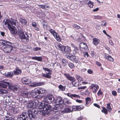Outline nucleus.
Here are the masks:
<instances>
[{"label": "nucleus", "mask_w": 120, "mask_h": 120, "mask_svg": "<svg viewBox=\"0 0 120 120\" xmlns=\"http://www.w3.org/2000/svg\"><path fill=\"white\" fill-rule=\"evenodd\" d=\"M39 109L38 113L42 116H44L48 114H55L56 112H54L52 110V107L51 105L48 103H41L39 106H38Z\"/></svg>", "instance_id": "f257e3e1"}, {"label": "nucleus", "mask_w": 120, "mask_h": 120, "mask_svg": "<svg viewBox=\"0 0 120 120\" xmlns=\"http://www.w3.org/2000/svg\"><path fill=\"white\" fill-rule=\"evenodd\" d=\"M8 80H4L2 81L0 84L1 87L4 88H6L8 86L9 88L13 92L17 91L18 89V86L16 85H13L10 83Z\"/></svg>", "instance_id": "f03ea898"}, {"label": "nucleus", "mask_w": 120, "mask_h": 120, "mask_svg": "<svg viewBox=\"0 0 120 120\" xmlns=\"http://www.w3.org/2000/svg\"><path fill=\"white\" fill-rule=\"evenodd\" d=\"M18 35L19 38L21 39L22 42H28L29 41V36L26 32L22 30L19 29Z\"/></svg>", "instance_id": "7ed1b4c3"}, {"label": "nucleus", "mask_w": 120, "mask_h": 120, "mask_svg": "<svg viewBox=\"0 0 120 120\" xmlns=\"http://www.w3.org/2000/svg\"><path fill=\"white\" fill-rule=\"evenodd\" d=\"M31 110H28L27 111H24L18 118L17 120H30L31 116L30 113H31Z\"/></svg>", "instance_id": "20e7f679"}, {"label": "nucleus", "mask_w": 120, "mask_h": 120, "mask_svg": "<svg viewBox=\"0 0 120 120\" xmlns=\"http://www.w3.org/2000/svg\"><path fill=\"white\" fill-rule=\"evenodd\" d=\"M10 24H11L13 27H15V26L17 27L18 26V23L17 20L15 19H13L12 18H10L9 19H7L6 21L4 22V24L5 25L7 24L8 26V25H11Z\"/></svg>", "instance_id": "39448f33"}, {"label": "nucleus", "mask_w": 120, "mask_h": 120, "mask_svg": "<svg viewBox=\"0 0 120 120\" xmlns=\"http://www.w3.org/2000/svg\"><path fill=\"white\" fill-rule=\"evenodd\" d=\"M12 44L11 43L8 41L3 46V49L5 52L9 53L11 52L13 48Z\"/></svg>", "instance_id": "423d86ee"}, {"label": "nucleus", "mask_w": 120, "mask_h": 120, "mask_svg": "<svg viewBox=\"0 0 120 120\" xmlns=\"http://www.w3.org/2000/svg\"><path fill=\"white\" fill-rule=\"evenodd\" d=\"M54 98L51 94H48L44 99V103H45L50 104L54 101Z\"/></svg>", "instance_id": "0eeeda50"}, {"label": "nucleus", "mask_w": 120, "mask_h": 120, "mask_svg": "<svg viewBox=\"0 0 120 120\" xmlns=\"http://www.w3.org/2000/svg\"><path fill=\"white\" fill-rule=\"evenodd\" d=\"M38 101L37 100L34 101H30L28 103L27 105V107L28 108H35L37 105V102Z\"/></svg>", "instance_id": "6e6552de"}, {"label": "nucleus", "mask_w": 120, "mask_h": 120, "mask_svg": "<svg viewBox=\"0 0 120 120\" xmlns=\"http://www.w3.org/2000/svg\"><path fill=\"white\" fill-rule=\"evenodd\" d=\"M37 109L34 110L33 111L31 110V113H30L31 116L30 120H35L36 119V116L38 113V111Z\"/></svg>", "instance_id": "1a4fd4ad"}, {"label": "nucleus", "mask_w": 120, "mask_h": 120, "mask_svg": "<svg viewBox=\"0 0 120 120\" xmlns=\"http://www.w3.org/2000/svg\"><path fill=\"white\" fill-rule=\"evenodd\" d=\"M36 89L37 90L36 92L38 93L39 95H40L42 97L45 95L46 91L44 88H38Z\"/></svg>", "instance_id": "9d476101"}, {"label": "nucleus", "mask_w": 120, "mask_h": 120, "mask_svg": "<svg viewBox=\"0 0 120 120\" xmlns=\"http://www.w3.org/2000/svg\"><path fill=\"white\" fill-rule=\"evenodd\" d=\"M8 28L11 33L14 35H16L17 34V30L15 27H12L11 25H8Z\"/></svg>", "instance_id": "9b49d317"}, {"label": "nucleus", "mask_w": 120, "mask_h": 120, "mask_svg": "<svg viewBox=\"0 0 120 120\" xmlns=\"http://www.w3.org/2000/svg\"><path fill=\"white\" fill-rule=\"evenodd\" d=\"M65 56L66 57L70 60L73 61H75L76 63H77L78 62L77 61H75L76 59L75 56L71 55L70 54H68L66 55Z\"/></svg>", "instance_id": "f8f14e48"}, {"label": "nucleus", "mask_w": 120, "mask_h": 120, "mask_svg": "<svg viewBox=\"0 0 120 120\" xmlns=\"http://www.w3.org/2000/svg\"><path fill=\"white\" fill-rule=\"evenodd\" d=\"M55 102L56 105H62L64 103L63 100L61 97L58 96L55 100Z\"/></svg>", "instance_id": "ddd939ff"}, {"label": "nucleus", "mask_w": 120, "mask_h": 120, "mask_svg": "<svg viewBox=\"0 0 120 120\" xmlns=\"http://www.w3.org/2000/svg\"><path fill=\"white\" fill-rule=\"evenodd\" d=\"M79 47L80 49L82 50H86L87 49L86 44L83 42L80 43L79 44Z\"/></svg>", "instance_id": "4468645a"}, {"label": "nucleus", "mask_w": 120, "mask_h": 120, "mask_svg": "<svg viewBox=\"0 0 120 120\" xmlns=\"http://www.w3.org/2000/svg\"><path fill=\"white\" fill-rule=\"evenodd\" d=\"M64 75L67 79L70 81L71 82H75V79L74 77L71 76L69 74H67L64 73Z\"/></svg>", "instance_id": "2eb2a0df"}, {"label": "nucleus", "mask_w": 120, "mask_h": 120, "mask_svg": "<svg viewBox=\"0 0 120 120\" xmlns=\"http://www.w3.org/2000/svg\"><path fill=\"white\" fill-rule=\"evenodd\" d=\"M65 46L64 45L61 44L60 43H58L57 44V45H56V47L58 49L63 52L65 49Z\"/></svg>", "instance_id": "dca6fc26"}, {"label": "nucleus", "mask_w": 120, "mask_h": 120, "mask_svg": "<svg viewBox=\"0 0 120 120\" xmlns=\"http://www.w3.org/2000/svg\"><path fill=\"white\" fill-rule=\"evenodd\" d=\"M69 106L64 109L62 111V112L63 113H67L72 112L71 106Z\"/></svg>", "instance_id": "f3484780"}, {"label": "nucleus", "mask_w": 120, "mask_h": 120, "mask_svg": "<svg viewBox=\"0 0 120 120\" xmlns=\"http://www.w3.org/2000/svg\"><path fill=\"white\" fill-rule=\"evenodd\" d=\"M64 103L66 106H69L71 104L70 101L66 98H64L63 99Z\"/></svg>", "instance_id": "a211bd4d"}, {"label": "nucleus", "mask_w": 120, "mask_h": 120, "mask_svg": "<svg viewBox=\"0 0 120 120\" xmlns=\"http://www.w3.org/2000/svg\"><path fill=\"white\" fill-rule=\"evenodd\" d=\"M64 48L63 52L65 53L66 54H70L71 51V48L68 46H67L66 47L65 46Z\"/></svg>", "instance_id": "6ab92c4d"}, {"label": "nucleus", "mask_w": 120, "mask_h": 120, "mask_svg": "<svg viewBox=\"0 0 120 120\" xmlns=\"http://www.w3.org/2000/svg\"><path fill=\"white\" fill-rule=\"evenodd\" d=\"M105 58L107 60H108L112 62L113 61V58L111 56L107 53H105L104 54Z\"/></svg>", "instance_id": "aec40b11"}, {"label": "nucleus", "mask_w": 120, "mask_h": 120, "mask_svg": "<svg viewBox=\"0 0 120 120\" xmlns=\"http://www.w3.org/2000/svg\"><path fill=\"white\" fill-rule=\"evenodd\" d=\"M42 85V82H34L32 83L31 84L29 85L30 86L34 87L38 86H41Z\"/></svg>", "instance_id": "412c9836"}, {"label": "nucleus", "mask_w": 120, "mask_h": 120, "mask_svg": "<svg viewBox=\"0 0 120 120\" xmlns=\"http://www.w3.org/2000/svg\"><path fill=\"white\" fill-rule=\"evenodd\" d=\"M36 89L34 90V92H32L31 94V95L32 97L34 98H38V97L39 95L38 93L36 92Z\"/></svg>", "instance_id": "4be33fe9"}, {"label": "nucleus", "mask_w": 120, "mask_h": 120, "mask_svg": "<svg viewBox=\"0 0 120 120\" xmlns=\"http://www.w3.org/2000/svg\"><path fill=\"white\" fill-rule=\"evenodd\" d=\"M4 75L7 77L12 78L14 74L13 72L11 71L8 72L7 73H5Z\"/></svg>", "instance_id": "5701e85b"}, {"label": "nucleus", "mask_w": 120, "mask_h": 120, "mask_svg": "<svg viewBox=\"0 0 120 120\" xmlns=\"http://www.w3.org/2000/svg\"><path fill=\"white\" fill-rule=\"evenodd\" d=\"M11 113L14 114H17L19 112V108H18L12 109L10 110Z\"/></svg>", "instance_id": "b1692460"}, {"label": "nucleus", "mask_w": 120, "mask_h": 120, "mask_svg": "<svg viewBox=\"0 0 120 120\" xmlns=\"http://www.w3.org/2000/svg\"><path fill=\"white\" fill-rule=\"evenodd\" d=\"M67 95L72 99H73V98H80V97L78 95L70 94L69 93H68L67 94Z\"/></svg>", "instance_id": "393cba45"}, {"label": "nucleus", "mask_w": 120, "mask_h": 120, "mask_svg": "<svg viewBox=\"0 0 120 120\" xmlns=\"http://www.w3.org/2000/svg\"><path fill=\"white\" fill-rule=\"evenodd\" d=\"M93 43L94 45H98L99 43L100 40L97 38H93Z\"/></svg>", "instance_id": "a878e982"}, {"label": "nucleus", "mask_w": 120, "mask_h": 120, "mask_svg": "<svg viewBox=\"0 0 120 120\" xmlns=\"http://www.w3.org/2000/svg\"><path fill=\"white\" fill-rule=\"evenodd\" d=\"M9 116H6V118L7 117V118H5L4 120H15L14 116L11 115H10V113H8Z\"/></svg>", "instance_id": "bb28decb"}, {"label": "nucleus", "mask_w": 120, "mask_h": 120, "mask_svg": "<svg viewBox=\"0 0 120 120\" xmlns=\"http://www.w3.org/2000/svg\"><path fill=\"white\" fill-rule=\"evenodd\" d=\"M19 20L21 23L24 25H25L27 22V21L25 19L21 17H20Z\"/></svg>", "instance_id": "cd10ccee"}, {"label": "nucleus", "mask_w": 120, "mask_h": 120, "mask_svg": "<svg viewBox=\"0 0 120 120\" xmlns=\"http://www.w3.org/2000/svg\"><path fill=\"white\" fill-rule=\"evenodd\" d=\"M16 70L14 71V73L15 75H17L21 73L22 71L21 70L18 68H16Z\"/></svg>", "instance_id": "c85d7f7f"}, {"label": "nucleus", "mask_w": 120, "mask_h": 120, "mask_svg": "<svg viewBox=\"0 0 120 120\" xmlns=\"http://www.w3.org/2000/svg\"><path fill=\"white\" fill-rule=\"evenodd\" d=\"M8 41H6L4 40H0V46H2V48H3V47L4 45H6V44Z\"/></svg>", "instance_id": "c756f323"}, {"label": "nucleus", "mask_w": 120, "mask_h": 120, "mask_svg": "<svg viewBox=\"0 0 120 120\" xmlns=\"http://www.w3.org/2000/svg\"><path fill=\"white\" fill-rule=\"evenodd\" d=\"M58 88L60 91H64L65 90L66 86H63L61 85H60L58 86Z\"/></svg>", "instance_id": "7c9ffc66"}, {"label": "nucleus", "mask_w": 120, "mask_h": 120, "mask_svg": "<svg viewBox=\"0 0 120 120\" xmlns=\"http://www.w3.org/2000/svg\"><path fill=\"white\" fill-rule=\"evenodd\" d=\"M31 59L33 60H36L39 61H41L42 60V58L41 57H33L31 58Z\"/></svg>", "instance_id": "2f4dec72"}, {"label": "nucleus", "mask_w": 120, "mask_h": 120, "mask_svg": "<svg viewBox=\"0 0 120 120\" xmlns=\"http://www.w3.org/2000/svg\"><path fill=\"white\" fill-rule=\"evenodd\" d=\"M86 101V104L88 105L90 103L91 101V98L89 97H87L85 99Z\"/></svg>", "instance_id": "473e14b6"}, {"label": "nucleus", "mask_w": 120, "mask_h": 120, "mask_svg": "<svg viewBox=\"0 0 120 120\" xmlns=\"http://www.w3.org/2000/svg\"><path fill=\"white\" fill-rule=\"evenodd\" d=\"M62 63L64 66H66L68 63V62L67 60L64 59H63L62 60Z\"/></svg>", "instance_id": "72a5a7b5"}, {"label": "nucleus", "mask_w": 120, "mask_h": 120, "mask_svg": "<svg viewBox=\"0 0 120 120\" xmlns=\"http://www.w3.org/2000/svg\"><path fill=\"white\" fill-rule=\"evenodd\" d=\"M110 103H109L107 104V108L108 109L109 112H110L112 110V108L110 105Z\"/></svg>", "instance_id": "f704fd0d"}, {"label": "nucleus", "mask_w": 120, "mask_h": 120, "mask_svg": "<svg viewBox=\"0 0 120 120\" xmlns=\"http://www.w3.org/2000/svg\"><path fill=\"white\" fill-rule=\"evenodd\" d=\"M71 106L72 112L77 110V106Z\"/></svg>", "instance_id": "c9c22d12"}, {"label": "nucleus", "mask_w": 120, "mask_h": 120, "mask_svg": "<svg viewBox=\"0 0 120 120\" xmlns=\"http://www.w3.org/2000/svg\"><path fill=\"white\" fill-rule=\"evenodd\" d=\"M79 49H78L77 47L74 48V49L73 51V54H75L79 52Z\"/></svg>", "instance_id": "e433bc0d"}, {"label": "nucleus", "mask_w": 120, "mask_h": 120, "mask_svg": "<svg viewBox=\"0 0 120 120\" xmlns=\"http://www.w3.org/2000/svg\"><path fill=\"white\" fill-rule=\"evenodd\" d=\"M68 65L70 68L72 69L74 68L75 67V66L72 63H70L68 64Z\"/></svg>", "instance_id": "4c0bfd02"}, {"label": "nucleus", "mask_w": 120, "mask_h": 120, "mask_svg": "<svg viewBox=\"0 0 120 120\" xmlns=\"http://www.w3.org/2000/svg\"><path fill=\"white\" fill-rule=\"evenodd\" d=\"M77 110H80L82 109H83L84 107L82 105H77Z\"/></svg>", "instance_id": "58836bf2"}, {"label": "nucleus", "mask_w": 120, "mask_h": 120, "mask_svg": "<svg viewBox=\"0 0 120 120\" xmlns=\"http://www.w3.org/2000/svg\"><path fill=\"white\" fill-rule=\"evenodd\" d=\"M28 79L26 78L25 77L22 78L21 79L22 82L24 84H25V82L28 80Z\"/></svg>", "instance_id": "ea45409f"}, {"label": "nucleus", "mask_w": 120, "mask_h": 120, "mask_svg": "<svg viewBox=\"0 0 120 120\" xmlns=\"http://www.w3.org/2000/svg\"><path fill=\"white\" fill-rule=\"evenodd\" d=\"M102 112L104 113L105 114H108V111L106 109L105 107H103V109L101 110Z\"/></svg>", "instance_id": "a19ab883"}, {"label": "nucleus", "mask_w": 120, "mask_h": 120, "mask_svg": "<svg viewBox=\"0 0 120 120\" xmlns=\"http://www.w3.org/2000/svg\"><path fill=\"white\" fill-rule=\"evenodd\" d=\"M88 6L90 8H92L93 6V3L90 1H89L88 3Z\"/></svg>", "instance_id": "79ce46f5"}, {"label": "nucleus", "mask_w": 120, "mask_h": 120, "mask_svg": "<svg viewBox=\"0 0 120 120\" xmlns=\"http://www.w3.org/2000/svg\"><path fill=\"white\" fill-rule=\"evenodd\" d=\"M99 87L96 84H93L92 86L91 87V88L92 89L94 88H96V90L98 89L99 88Z\"/></svg>", "instance_id": "37998d69"}, {"label": "nucleus", "mask_w": 120, "mask_h": 120, "mask_svg": "<svg viewBox=\"0 0 120 120\" xmlns=\"http://www.w3.org/2000/svg\"><path fill=\"white\" fill-rule=\"evenodd\" d=\"M72 26L74 28L77 29H79L80 27L79 26L75 24L73 25Z\"/></svg>", "instance_id": "c03bdc74"}, {"label": "nucleus", "mask_w": 120, "mask_h": 120, "mask_svg": "<svg viewBox=\"0 0 120 120\" xmlns=\"http://www.w3.org/2000/svg\"><path fill=\"white\" fill-rule=\"evenodd\" d=\"M6 92L7 91L6 90L0 89V94H4L6 93Z\"/></svg>", "instance_id": "a18cd8bd"}, {"label": "nucleus", "mask_w": 120, "mask_h": 120, "mask_svg": "<svg viewBox=\"0 0 120 120\" xmlns=\"http://www.w3.org/2000/svg\"><path fill=\"white\" fill-rule=\"evenodd\" d=\"M94 18L95 19H100L102 18V17L99 16H94Z\"/></svg>", "instance_id": "49530a36"}, {"label": "nucleus", "mask_w": 120, "mask_h": 120, "mask_svg": "<svg viewBox=\"0 0 120 120\" xmlns=\"http://www.w3.org/2000/svg\"><path fill=\"white\" fill-rule=\"evenodd\" d=\"M43 69L45 71L48 72H52V71L51 70L47 68H43Z\"/></svg>", "instance_id": "de8ad7c7"}, {"label": "nucleus", "mask_w": 120, "mask_h": 120, "mask_svg": "<svg viewBox=\"0 0 120 120\" xmlns=\"http://www.w3.org/2000/svg\"><path fill=\"white\" fill-rule=\"evenodd\" d=\"M33 50L35 51H38L40 50L41 49V48H40L36 47L35 48H34Z\"/></svg>", "instance_id": "09e8293b"}, {"label": "nucleus", "mask_w": 120, "mask_h": 120, "mask_svg": "<svg viewBox=\"0 0 120 120\" xmlns=\"http://www.w3.org/2000/svg\"><path fill=\"white\" fill-rule=\"evenodd\" d=\"M56 40L58 42H60L61 41V39L60 37L58 35V36L56 38Z\"/></svg>", "instance_id": "8fccbe9b"}, {"label": "nucleus", "mask_w": 120, "mask_h": 120, "mask_svg": "<svg viewBox=\"0 0 120 120\" xmlns=\"http://www.w3.org/2000/svg\"><path fill=\"white\" fill-rule=\"evenodd\" d=\"M29 94L27 93H24L23 94V95L24 96V97L26 98V97H28V95Z\"/></svg>", "instance_id": "3c124183"}, {"label": "nucleus", "mask_w": 120, "mask_h": 120, "mask_svg": "<svg viewBox=\"0 0 120 120\" xmlns=\"http://www.w3.org/2000/svg\"><path fill=\"white\" fill-rule=\"evenodd\" d=\"M106 22L105 21H102L101 22V25L105 26L106 25Z\"/></svg>", "instance_id": "603ef678"}, {"label": "nucleus", "mask_w": 120, "mask_h": 120, "mask_svg": "<svg viewBox=\"0 0 120 120\" xmlns=\"http://www.w3.org/2000/svg\"><path fill=\"white\" fill-rule=\"evenodd\" d=\"M86 87V86H81L78 87V90L84 89Z\"/></svg>", "instance_id": "864d4df0"}, {"label": "nucleus", "mask_w": 120, "mask_h": 120, "mask_svg": "<svg viewBox=\"0 0 120 120\" xmlns=\"http://www.w3.org/2000/svg\"><path fill=\"white\" fill-rule=\"evenodd\" d=\"M49 31L52 34H54L56 32L54 30L52 29L49 30Z\"/></svg>", "instance_id": "5fc2aeb1"}, {"label": "nucleus", "mask_w": 120, "mask_h": 120, "mask_svg": "<svg viewBox=\"0 0 120 120\" xmlns=\"http://www.w3.org/2000/svg\"><path fill=\"white\" fill-rule=\"evenodd\" d=\"M56 105L54 107H53V109L54 110H57L59 109V107L57 106V105Z\"/></svg>", "instance_id": "6e6d98bb"}, {"label": "nucleus", "mask_w": 120, "mask_h": 120, "mask_svg": "<svg viewBox=\"0 0 120 120\" xmlns=\"http://www.w3.org/2000/svg\"><path fill=\"white\" fill-rule=\"evenodd\" d=\"M97 94L98 96H100V95L101 96L102 94V93L100 90H99Z\"/></svg>", "instance_id": "4d7b16f0"}, {"label": "nucleus", "mask_w": 120, "mask_h": 120, "mask_svg": "<svg viewBox=\"0 0 120 120\" xmlns=\"http://www.w3.org/2000/svg\"><path fill=\"white\" fill-rule=\"evenodd\" d=\"M105 48L106 49L108 50V51L109 52V53H110V52L111 51L110 48L107 46L105 47Z\"/></svg>", "instance_id": "13d9d810"}, {"label": "nucleus", "mask_w": 120, "mask_h": 120, "mask_svg": "<svg viewBox=\"0 0 120 120\" xmlns=\"http://www.w3.org/2000/svg\"><path fill=\"white\" fill-rule=\"evenodd\" d=\"M112 94L114 96H115L117 95V93L116 91L113 90L112 92Z\"/></svg>", "instance_id": "bf43d9fd"}, {"label": "nucleus", "mask_w": 120, "mask_h": 120, "mask_svg": "<svg viewBox=\"0 0 120 120\" xmlns=\"http://www.w3.org/2000/svg\"><path fill=\"white\" fill-rule=\"evenodd\" d=\"M87 72L90 74H92L93 73V71L91 69H89L87 71Z\"/></svg>", "instance_id": "052dcab7"}, {"label": "nucleus", "mask_w": 120, "mask_h": 120, "mask_svg": "<svg viewBox=\"0 0 120 120\" xmlns=\"http://www.w3.org/2000/svg\"><path fill=\"white\" fill-rule=\"evenodd\" d=\"M96 63L97 65L99 67H100L101 66V64L98 61H96Z\"/></svg>", "instance_id": "680f3d73"}, {"label": "nucleus", "mask_w": 120, "mask_h": 120, "mask_svg": "<svg viewBox=\"0 0 120 120\" xmlns=\"http://www.w3.org/2000/svg\"><path fill=\"white\" fill-rule=\"evenodd\" d=\"M32 82L31 81H30L29 80V79L26 82H25V84L26 85V84H29L31 82Z\"/></svg>", "instance_id": "e2e57ef3"}, {"label": "nucleus", "mask_w": 120, "mask_h": 120, "mask_svg": "<svg viewBox=\"0 0 120 120\" xmlns=\"http://www.w3.org/2000/svg\"><path fill=\"white\" fill-rule=\"evenodd\" d=\"M84 56L85 57H88V54L87 52H84Z\"/></svg>", "instance_id": "0e129e2a"}, {"label": "nucleus", "mask_w": 120, "mask_h": 120, "mask_svg": "<svg viewBox=\"0 0 120 120\" xmlns=\"http://www.w3.org/2000/svg\"><path fill=\"white\" fill-rule=\"evenodd\" d=\"M37 24L36 22H33L32 23V26L34 27H36V26Z\"/></svg>", "instance_id": "69168bd1"}, {"label": "nucleus", "mask_w": 120, "mask_h": 120, "mask_svg": "<svg viewBox=\"0 0 120 120\" xmlns=\"http://www.w3.org/2000/svg\"><path fill=\"white\" fill-rule=\"evenodd\" d=\"M83 119V117L81 116L76 119V120H82Z\"/></svg>", "instance_id": "338daca9"}, {"label": "nucleus", "mask_w": 120, "mask_h": 120, "mask_svg": "<svg viewBox=\"0 0 120 120\" xmlns=\"http://www.w3.org/2000/svg\"><path fill=\"white\" fill-rule=\"evenodd\" d=\"M54 37H55V38H56V37L58 36V34L57 33L55 32V33L53 34Z\"/></svg>", "instance_id": "774afa93"}]
</instances>
